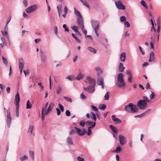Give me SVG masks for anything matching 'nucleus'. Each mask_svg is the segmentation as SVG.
I'll use <instances>...</instances> for the list:
<instances>
[{
	"label": "nucleus",
	"mask_w": 161,
	"mask_h": 161,
	"mask_svg": "<svg viewBox=\"0 0 161 161\" xmlns=\"http://www.w3.org/2000/svg\"><path fill=\"white\" fill-rule=\"evenodd\" d=\"M121 148L119 146H118L117 147L114 151L116 153H119L121 151Z\"/></svg>",
	"instance_id": "obj_44"
},
{
	"label": "nucleus",
	"mask_w": 161,
	"mask_h": 161,
	"mask_svg": "<svg viewBox=\"0 0 161 161\" xmlns=\"http://www.w3.org/2000/svg\"><path fill=\"white\" fill-rule=\"evenodd\" d=\"M80 97L81 99H85L86 98V97L83 93L80 94Z\"/></svg>",
	"instance_id": "obj_56"
},
{
	"label": "nucleus",
	"mask_w": 161,
	"mask_h": 161,
	"mask_svg": "<svg viewBox=\"0 0 161 161\" xmlns=\"http://www.w3.org/2000/svg\"><path fill=\"white\" fill-rule=\"evenodd\" d=\"M54 106V104L53 103H50L47 109L48 112H50L52 110Z\"/></svg>",
	"instance_id": "obj_26"
},
{
	"label": "nucleus",
	"mask_w": 161,
	"mask_h": 161,
	"mask_svg": "<svg viewBox=\"0 0 161 161\" xmlns=\"http://www.w3.org/2000/svg\"><path fill=\"white\" fill-rule=\"evenodd\" d=\"M86 124L87 125H92V122H91V121L89 120H88L86 122Z\"/></svg>",
	"instance_id": "obj_62"
},
{
	"label": "nucleus",
	"mask_w": 161,
	"mask_h": 161,
	"mask_svg": "<svg viewBox=\"0 0 161 161\" xmlns=\"http://www.w3.org/2000/svg\"><path fill=\"white\" fill-rule=\"evenodd\" d=\"M63 27L65 31L67 32L69 31V29L67 27L66 25L65 24H64L63 25Z\"/></svg>",
	"instance_id": "obj_59"
},
{
	"label": "nucleus",
	"mask_w": 161,
	"mask_h": 161,
	"mask_svg": "<svg viewBox=\"0 0 161 161\" xmlns=\"http://www.w3.org/2000/svg\"><path fill=\"white\" fill-rule=\"evenodd\" d=\"M2 35L4 36H7L8 38L9 39V36L8 35V31H1Z\"/></svg>",
	"instance_id": "obj_40"
},
{
	"label": "nucleus",
	"mask_w": 161,
	"mask_h": 161,
	"mask_svg": "<svg viewBox=\"0 0 161 161\" xmlns=\"http://www.w3.org/2000/svg\"><path fill=\"white\" fill-rule=\"evenodd\" d=\"M28 157L26 155H24L23 157L20 158V159L21 161H24L27 159Z\"/></svg>",
	"instance_id": "obj_41"
},
{
	"label": "nucleus",
	"mask_w": 161,
	"mask_h": 161,
	"mask_svg": "<svg viewBox=\"0 0 161 161\" xmlns=\"http://www.w3.org/2000/svg\"><path fill=\"white\" fill-rule=\"evenodd\" d=\"M126 73L128 76V80L129 82L131 83L132 81V75L129 70H127L126 71Z\"/></svg>",
	"instance_id": "obj_19"
},
{
	"label": "nucleus",
	"mask_w": 161,
	"mask_h": 161,
	"mask_svg": "<svg viewBox=\"0 0 161 161\" xmlns=\"http://www.w3.org/2000/svg\"><path fill=\"white\" fill-rule=\"evenodd\" d=\"M115 4L117 8L119 9L124 10L125 9V6L122 4L120 1L115 2Z\"/></svg>",
	"instance_id": "obj_7"
},
{
	"label": "nucleus",
	"mask_w": 161,
	"mask_h": 161,
	"mask_svg": "<svg viewBox=\"0 0 161 161\" xmlns=\"http://www.w3.org/2000/svg\"><path fill=\"white\" fill-rule=\"evenodd\" d=\"M119 142L121 145H124L126 142V138L123 136L119 135Z\"/></svg>",
	"instance_id": "obj_14"
},
{
	"label": "nucleus",
	"mask_w": 161,
	"mask_h": 161,
	"mask_svg": "<svg viewBox=\"0 0 161 161\" xmlns=\"http://www.w3.org/2000/svg\"><path fill=\"white\" fill-rule=\"evenodd\" d=\"M85 124H86V122L85 123L83 120H81L80 122V125L82 127H84Z\"/></svg>",
	"instance_id": "obj_48"
},
{
	"label": "nucleus",
	"mask_w": 161,
	"mask_h": 161,
	"mask_svg": "<svg viewBox=\"0 0 161 161\" xmlns=\"http://www.w3.org/2000/svg\"><path fill=\"white\" fill-rule=\"evenodd\" d=\"M91 118L95 121H96L97 117L96 114L93 112H91L90 113Z\"/></svg>",
	"instance_id": "obj_28"
},
{
	"label": "nucleus",
	"mask_w": 161,
	"mask_h": 161,
	"mask_svg": "<svg viewBox=\"0 0 161 161\" xmlns=\"http://www.w3.org/2000/svg\"><path fill=\"white\" fill-rule=\"evenodd\" d=\"M19 69H23L24 66V62L23 58H21L19 59Z\"/></svg>",
	"instance_id": "obj_17"
},
{
	"label": "nucleus",
	"mask_w": 161,
	"mask_h": 161,
	"mask_svg": "<svg viewBox=\"0 0 161 161\" xmlns=\"http://www.w3.org/2000/svg\"><path fill=\"white\" fill-rule=\"evenodd\" d=\"M151 94L150 95L149 97L151 99H152L154 98L155 96V94L154 92L153 91H151Z\"/></svg>",
	"instance_id": "obj_50"
},
{
	"label": "nucleus",
	"mask_w": 161,
	"mask_h": 161,
	"mask_svg": "<svg viewBox=\"0 0 161 161\" xmlns=\"http://www.w3.org/2000/svg\"><path fill=\"white\" fill-rule=\"evenodd\" d=\"M124 25L126 27H129L130 26L129 23L128 21H124Z\"/></svg>",
	"instance_id": "obj_47"
},
{
	"label": "nucleus",
	"mask_w": 161,
	"mask_h": 161,
	"mask_svg": "<svg viewBox=\"0 0 161 161\" xmlns=\"http://www.w3.org/2000/svg\"><path fill=\"white\" fill-rule=\"evenodd\" d=\"M56 111H57V115H60V114H61V112H60V111L59 110V109L58 108H57L56 109Z\"/></svg>",
	"instance_id": "obj_64"
},
{
	"label": "nucleus",
	"mask_w": 161,
	"mask_h": 161,
	"mask_svg": "<svg viewBox=\"0 0 161 161\" xmlns=\"http://www.w3.org/2000/svg\"><path fill=\"white\" fill-rule=\"evenodd\" d=\"M96 125V122H94L92 125H90L88 128V131L87 132V135L88 136H90L92 133L91 129L95 127Z\"/></svg>",
	"instance_id": "obj_18"
},
{
	"label": "nucleus",
	"mask_w": 161,
	"mask_h": 161,
	"mask_svg": "<svg viewBox=\"0 0 161 161\" xmlns=\"http://www.w3.org/2000/svg\"><path fill=\"white\" fill-rule=\"evenodd\" d=\"M95 70L97 72V74L98 75H99L102 73V70L99 67H96L95 68Z\"/></svg>",
	"instance_id": "obj_27"
},
{
	"label": "nucleus",
	"mask_w": 161,
	"mask_h": 161,
	"mask_svg": "<svg viewBox=\"0 0 161 161\" xmlns=\"http://www.w3.org/2000/svg\"><path fill=\"white\" fill-rule=\"evenodd\" d=\"M49 112H48L47 110L45 109L42 111V121H43L44 120V118L45 117V115H47L48 114Z\"/></svg>",
	"instance_id": "obj_21"
},
{
	"label": "nucleus",
	"mask_w": 161,
	"mask_h": 161,
	"mask_svg": "<svg viewBox=\"0 0 161 161\" xmlns=\"http://www.w3.org/2000/svg\"><path fill=\"white\" fill-rule=\"evenodd\" d=\"M72 36L73 37L75 38V40L78 43H80V40L77 38V37L76 36L75 34L74 33L72 34Z\"/></svg>",
	"instance_id": "obj_37"
},
{
	"label": "nucleus",
	"mask_w": 161,
	"mask_h": 161,
	"mask_svg": "<svg viewBox=\"0 0 161 161\" xmlns=\"http://www.w3.org/2000/svg\"><path fill=\"white\" fill-rule=\"evenodd\" d=\"M77 160L78 161H85V160L84 158L80 156L77 157Z\"/></svg>",
	"instance_id": "obj_55"
},
{
	"label": "nucleus",
	"mask_w": 161,
	"mask_h": 161,
	"mask_svg": "<svg viewBox=\"0 0 161 161\" xmlns=\"http://www.w3.org/2000/svg\"><path fill=\"white\" fill-rule=\"evenodd\" d=\"M2 58L3 59V63L5 64L6 66L8 65V61L7 59L5 58L3 56H2Z\"/></svg>",
	"instance_id": "obj_46"
},
{
	"label": "nucleus",
	"mask_w": 161,
	"mask_h": 161,
	"mask_svg": "<svg viewBox=\"0 0 161 161\" xmlns=\"http://www.w3.org/2000/svg\"><path fill=\"white\" fill-rule=\"evenodd\" d=\"M112 119L113 121L116 124H118L121 122V120L117 118L116 116L113 115L112 116Z\"/></svg>",
	"instance_id": "obj_16"
},
{
	"label": "nucleus",
	"mask_w": 161,
	"mask_h": 161,
	"mask_svg": "<svg viewBox=\"0 0 161 161\" xmlns=\"http://www.w3.org/2000/svg\"><path fill=\"white\" fill-rule=\"evenodd\" d=\"M154 54L153 52H152L150 55L149 59L148 60V61L149 62H151L152 61H153L154 60Z\"/></svg>",
	"instance_id": "obj_25"
},
{
	"label": "nucleus",
	"mask_w": 161,
	"mask_h": 161,
	"mask_svg": "<svg viewBox=\"0 0 161 161\" xmlns=\"http://www.w3.org/2000/svg\"><path fill=\"white\" fill-rule=\"evenodd\" d=\"M72 29L75 32H78V31L77 30V27L76 26H72Z\"/></svg>",
	"instance_id": "obj_53"
},
{
	"label": "nucleus",
	"mask_w": 161,
	"mask_h": 161,
	"mask_svg": "<svg viewBox=\"0 0 161 161\" xmlns=\"http://www.w3.org/2000/svg\"><path fill=\"white\" fill-rule=\"evenodd\" d=\"M66 79L71 81H74L75 80L74 77L72 75H69L67 76L66 77Z\"/></svg>",
	"instance_id": "obj_35"
},
{
	"label": "nucleus",
	"mask_w": 161,
	"mask_h": 161,
	"mask_svg": "<svg viewBox=\"0 0 161 161\" xmlns=\"http://www.w3.org/2000/svg\"><path fill=\"white\" fill-rule=\"evenodd\" d=\"M110 128L112 130V131L115 134H116L117 133V131L115 129V127L112 126L111 125H109Z\"/></svg>",
	"instance_id": "obj_34"
},
{
	"label": "nucleus",
	"mask_w": 161,
	"mask_h": 161,
	"mask_svg": "<svg viewBox=\"0 0 161 161\" xmlns=\"http://www.w3.org/2000/svg\"><path fill=\"white\" fill-rule=\"evenodd\" d=\"M124 109L125 111L129 113H135L138 111L136 106L131 103L126 105L124 107Z\"/></svg>",
	"instance_id": "obj_2"
},
{
	"label": "nucleus",
	"mask_w": 161,
	"mask_h": 161,
	"mask_svg": "<svg viewBox=\"0 0 161 161\" xmlns=\"http://www.w3.org/2000/svg\"><path fill=\"white\" fill-rule=\"evenodd\" d=\"M20 101V97L18 93L17 92V94L15 96L14 103L16 106H19V102Z\"/></svg>",
	"instance_id": "obj_15"
},
{
	"label": "nucleus",
	"mask_w": 161,
	"mask_h": 161,
	"mask_svg": "<svg viewBox=\"0 0 161 161\" xmlns=\"http://www.w3.org/2000/svg\"><path fill=\"white\" fill-rule=\"evenodd\" d=\"M40 53L41 59L42 62L43 63H45L47 60L46 56L44 52L41 50H40Z\"/></svg>",
	"instance_id": "obj_11"
},
{
	"label": "nucleus",
	"mask_w": 161,
	"mask_h": 161,
	"mask_svg": "<svg viewBox=\"0 0 161 161\" xmlns=\"http://www.w3.org/2000/svg\"><path fill=\"white\" fill-rule=\"evenodd\" d=\"M70 113L69 110H67L65 112V114L67 116H69L70 115Z\"/></svg>",
	"instance_id": "obj_57"
},
{
	"label": "nucleus",
	"mask_w": 161,
	"mask_h": 161,
	"mask_svg": "<svg viewBox=\"0 0 161 161\" xmlns=\"http://www.w3.org/2000/svg\"><path fill=\"white\" fill-rule=\"evenodd\" d=\"M120 60L122 62H125L126 59V53L125 52L121 53L120 56Z\"/></svg>",
	"instance_id": "obj_22"
},
{
	"label": "nucleus",
	"mask_w": 161,
	"mask_h": 161,
	"mask_svg": "<svg viewBox=\"0 0 161 161\" xmlns=\"http://www.w3.org/2000/svg\"><path fill=\"white\" fill-rule=\"evenodd\" d=\"M33 125H30L29 128L28 130V133L33 136H34L35 135L33 131Z\"/></svg>",
	"instance_id": "obj_20"
},
{
	"label": "nucleus",
	"mask_w": 161,
	"mask_h": 161,
	"mask_svg": "<svg viewBox=\"0 0 161 161\" xmlns=\"http://www.w3.org/2000/svg\"><path fill=\"white\" fill-rule=\"evenodd\" d=\"M16 106V116L18 117L19 116V106Z\"/></svg>",
	"instance_id": "obj_42"
},
{
	"label": "nucleus",
	"mask_w": 161,
	"mask_h": 161,
	"mask_svg": "<svg viewBox=\"0 0 161 161\" xmlns=\"http://www.w3.org/2000/svg\"><path fill=\"white\" fill-rule=\"evenodd\" d=\"M143 98L144 99L142 100H144V101L147 103L150 102V101L147 98L146 96H143Z\"/></svg>",
	"instance_id": "obj_52"
},
{
	"label": "nucleus",
	"mask_w": 161,
	"mask_h": 161,
	"mask_svg": "<svg viewBox=\"0 0 161 161\" xmlns=\"http://www.w3.org/2000/svg\"><path fill=\"white\" fill-rule=\"evenodd\" d=\"M86 79L87 81V82L90 85L95 86L96 84V80L91 77L87 76L86 77Z\"/></svg>",
	"instance_id": "obj_5"
},
{
	"label": "nucleus",
	"mask_w": 161,
	"mask_h": 161,
	"mask_svg": "<svg viewBox=\"0 0 161 161\" xmlns=\"http://www.w3.org/2000/svg\"><path fill=\"white\" fill-rule=\"evenodd\" d=\"M84 77V75L82 74L80 72L77 75V76L75 78V79L77 80H80L82 79Z\"/></svg>",
	"instance_id": "obj_24"
},
{
	"label": "nucleus",
	"mask_w": 161,
	"mask_h": 161,
	"mask_svg": "<svg viewBox=\"0 0 161 161\" xmlns=\"http://www.w3.org/2000/svg\"><path fill=\"white\" fill-rule=\"evenodd\" d=\"M104 99L105 100H108L109 99V92H107L104 96Z\"/></svg>",
	"instance_id": "obj_45"
},
{
	"label": "nucleus",
	"mask_w": 161,
	"mask_h": 161,
	"mask_svg": "<svg viewBox=\"0 0 161 161\" xmlns=\"http://www.w3.org/2000/svg\"><path fill=\"white\" fill-rule=\"evenodd\" d=\"M24 74L25 75V76L26 77L27 75H28L29 74V71L27 70H24Z\"/></svg>",
	"instance_id": "obj_58"
},
{
	"label": "nucleus",
	"mask_w": 161,
	"mask_h": 161,
	"mask_svg": "<svg viewBox=\"0 0 161 161\" xmlns=\"http://www.w3.org/2000/svg\"><path fill=\"white\" fill-rule=\"evenodd\" d=\"M77 23L80 28L82 27V28H83V26H84L82 19V16L77 18Z\"/></svg>",
	"instance_id": "obj_13"
},
{
	"label": "nucleus",
	"mask_w": 161,
	"mask_h": 161,
	"mask_svg": "<svg viewBox=\"0 0 161 161\" xmlns=\"http://www.w3.org/2000/svg\"><path fill=\"white\" fill-rule=\"evenodd\" d=\"M62 91V87L60 86H58L56 89V92L57 94H59L61 93Z\"/></svg>",
	"instance_id": "obj_33"
},
{
	"label": "nucleus",
	"mask_w": 161,
	"mask_h": 161,
	"mask_svg": "<svg viewBox=\"0 0 161 161\" xmlns=\"http://www.w3.org/2000/svg\"><path fill=\"white\" fill-rule=\"evenodd\" d=\"M88 49L91 52L93 53H96V50L94 48H92L91 47H88Z\"/></svg>",
	"instance_id": "obj_32"
},
{
	"label": "nucleus",
	"mask_w": 161,
	"mask_h": 161,
	"mask_svg": "<svg viewBox=\"0 0 161 161\" xmlns=\"http://www.w3.org/2000/svg\"><path fill=\"white\" fill-rule=\"evenodd\" d=\"M125 69V68L124 67L123 64L121 63H120L118 68V70L120 72H123Z\"/></svg>",
	"instance_id": "obj_23"
},
{
	"label": "nucleus",
	"mask_w": 161,
	"mask_h": 161,
	"mask_svg": "<svg viewBox=\"0 0 161 161\" xmlns=\"http://www.w3.org/2000/svg\"><path fill=\"white\" fill-rule=\"evenodd\" d=\"M157 25H158V28L157 29V31L158 33V34H159V33L160 31V26L159 24L158 23Z\"/></svg>",
	"instance_id": "obj_54"
},
{
	"label": "nucleus",
	"mask_w": 161,
	"mask_h": 161,
	"mask_svg": "<svg viewBox=\"0 0 161 161\" xmlns=\"http://www.w3.org/2000/svg\"><path fill=\"white\" fill-rule=\"evenodd\" d=\"M91 24L94 30H98L99 27L100 23L96 20H92L91 21Z\"/></svg>",
	"instance_id": "obj_6"
},
{
	"label": "nucleus",
	"mask_w": 161,
	"mask_h": 161,
	"mask_svg": "<svg viewBox=\"0 0 161 161\" xmlns=\"http://www.w3.org/2000/svg\"><path fill=\"white\" fill-rule=\"evenodd\" d=\"M74 12L78 17H82L80 13L75 8H74Z\"/></svg>",
	"instance_id": "obj_31"
},
{
	"label": "nucleus",
	"mask_w": 161,
	"mask_h": 161,
	"mask_svg": "<svg viewBox=\"0 0 161 161\" xmlns=\"http://www.w3.org/2000/svg\"><path fill=\"white\" fill-rule=\"evenodd\" d=\"M106 105L105 104H102L99 105V108L101 110H104L106 108Z\"/></svg>",
	"instance_id": "obj_39"
},
{
	"label": "nucleus",
	"mask_w": 161,
	"mask_h": 161,
	"mask_svg": "<svg viewBox=\"0 0 161 161\" xmlns=\"http://www.w3.org/2000/svg\"><path fill=\"white\" fill-rule=\"evenodd\" d=\"M117 86L120 88H124L125 86V83L124 81V75L122 73H119L117 77Z\"/></svg>",
	"instance_id": "obj_1"
},
{
	"label": "nucleus",
	"mask_w": 161,
	"mask_h": 161,
	"mask_svg": "<svg viewBox=\"0 0 161 161\" xmlns=\"http://www.w3.org/2000/svg\"><path fill=\"white\" fill-rule=\"evenodd\" d=\"M6 112L7 113V126L8 128H9L11 124V116L10 112L8 110H7Z\"/></svg>",
	"instance_id": "obj_10"
},
{
	"label": "nucleus",
	"mask_w": 161,
	"mask_h": 161,
	"mask_svg": "<svg viewBox=\"0 0 161 161\" xmlns=\"http://www.w3.org/2000/svg\"><path fill=\"white\" fill-rule=\"evenodd\" d=\"M67 142L70 145H73V143L71 138L68 137L67 138Z\"/></svg>",
	"instance_id": "obj_36"
},
{
	"label": "nucleus",
	"mask_w": 161,
	"mask_h": 161,
	"mask_svg": "<svg viewBox=\"0 0 161 161\" xmlns=\"http://www.w3.org/2000/svg\"><path fill=\"white\" fill-rule=\"evenodd\" d=\"M103 78L102 77H99L97 79V85L99 86H101L102 89L104 88V83L103 82Z\"/></svg>",
	"instance_id": "obj_12"
},
{
	"label": "nucleus",
	"mask_w": 161,
	"mask_h": 161,
	"mask_svg": "<svg viewBox=\"0 0 161 161\" xmlns=\"http://www.w3.org/2000/svg\"><path fill=\"white\" fill-rule=\"evenodd\" d=\"M74 129L75 130L76 134L79 136H83L86 132V131L84 129L82 130L76 127H75Z\"/></svg>",
	"instance_id": "obj_9"
},
{
	"label": "nucleus",
	"mask_w": 161,
	"mask_h": 161,
	"mask_svg": "<svg viewBox=\"0 0 161 161\" xmlns=\"http://www.w3.org/2000/svg\"><path fill=\"white\" fill-rule=\"evenodd\" d=\"M91 107L93 110L95 112H97L98 111V108L96 106L93 105H91Z\"/></svg>",
	"instance_id": "obj_49"
},
{
	"label": "nucleus",
	"mask_w": 161,
	"mask_h": 161,
	"mask_svg": "<svg viewBox=\"0 0 161 161\" xmlns=\"http://www.w3.org/2000/svg\"><path fill=\"white\" fill-rule=\"evenodd\" d=\"M11 19V16H9L8 17V18L7 19V23L6 24H7V25H8V23L10 22Z\"/></svg>",
	"instance_id": "obj_63"
},
{
	"label": "nucleus",
	"mask_w": 161,
	"mask_h": 161,
	"mask_svg": "<svg viewBox=\"0 0 161 161\" xmlns=\"http://www.w3.org/2000/svg\"><path fill=\"white\" fill-rule=\"evenodd\" d=\"M125 17L124 16H122L120 17V20L121 22L125 21Z\"/></svg>",
	"instance_id": "obj_60"
},
{
	"label": "nucleus",
	"mask_w": 161,
	"mask_h": 161,
	"mask_svg": "<svg viewBox=\"0 0 161 161\" xmlns=\"http://www.w3.org/2000/svg\"><path fill=\"white\" fill-rule=\"evenodd\" d=\"M139 48L140 50V51L142 53V54L143 55L145 54V52L143 51V50L142 49V47L140 46H139Z\"/></svg>",
	"instance_id": "obj_61"
},
{
	"label": "nucleus",
	"mask_w": 161,
	"mask_h": 161,
	"mask_svg": "<svg viewBox=\"0 0 161 161\" xmlns=\"http://www.w3.org/2000/svg\"><path fill=\"white\" fill-rule=\"evenodd\" d=\"M32 107V105L29 101V100H28L27 101L26 104V108L27 109H30Z\"/></svg>",
	"instance_id": "obj_30"
},
{
	"label": "nucleus",
	"mask_w": 161,
	"mask_h": 161,
	"mask_svg": "<svg viewBox=\"0 0 161 161\" xmlns=\"http://www.w3.org/2000/svg\"><path fill=\"white\" fill-rule=\"evenodd\" d=\"M83 4L84 6L88 8H89V6L88 4L87 3V2L85 0H79Z\"/></svg>",
	"instance_id": "obj_29"
},
{
	"label": "nucleus",
	"mask_w": 161,
	"mask_h": 161,
	"mask_svg": "<svg viewBox=\"0 0 161 161\" xmlns=\"http://www.w3.org/2000/svg\"><path fill=\"white\" fill-rule=\"evenodd\" d=\"M58 107L60 108L61 111L62 112L64 111V107L60 103L58 104Z\"/></svg>",
	"instance_id": "obj_51"
},
{
	"label": "nucleus",
	"mask_w": 161,
	"mask_h": 161,
	"mask_svg": "<svg viewBox=\"0 0 161 161\" xmlns=\"http://www.w3.org/2000/svg\"><path fill=\"white\" fill-rule=\"evenodd\" d=\"M30 152V158H31L33 161L34 160V152L33 151H29Z\"/></svg>",
	"instance_id": "obj_38"
},
{
	"label": "nucleus",
	"mask_w": 161,
	"mask_h": 161,
	"mask_svg": "<svg viewBox=\"0 0 161 161\" xmlns=\"http://www.w3.org/2000/svg\"><path fill=\"white\" fill-rule=\"evenodd\" d=\"M147 103L144 100H140L138 102L137 105L139 109H143L147 108Z\"/></svg>",
	"instance_id": "obj_3"
},
{
	"label": "nucleus",
	"mask_w": 161,
	"mask_h": 161,
	"mask_svg": "<svg viewBox=\"0 0 161 161\" xmlns=\"http://www.w3.org/2000/svg\"><path fill=\"white\" fill-rule=\"evenodd\" d=\"M95 86H89L86 88L84 87V89L85 91L91 93H93L95 91Z\"/></svg>",
	"instance_id": "obj_8"
},
{
	"label": "nucleus",
	"mask_w": 161,
	"mask_h": 161,
	"mask_svg": "<svg viewBox=\"0 0 161 161\" xmlns=\"http://www.w3.org/2000/svg\"><path fill=\"white\" fill-rule=\"evenodd\" d=\"M63 97L68 102H69L70 103H72V99L69 97H66L65 96H64Z\"/></svg>",
	"instance_id": "obj_43"
},
{
	"label": "nucleus",
	"mask_w": 161,
	"mask_h": 161,
	"mask_svg": "<svg viewBox=\"0 0 161 161\" xmlns=\"http://www.w3.org/2000/svg\"><path fill=\"white\" fill-rule=\"evenodd\" d=\"M37 8V7L36 5H33L27 8L25 10V11L27 13H31L36 11Z\"/></svg>",
	"instance_id": "obj_4"
}]
</instances>
